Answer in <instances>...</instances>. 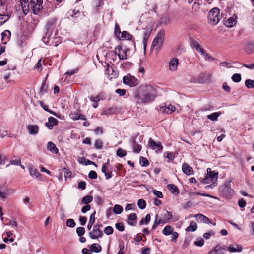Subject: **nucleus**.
Instances as JSON below:
<instances>
[{
    "instance_id": "37998d69",
    "label": "nucleus",
    "mask_w": 254,
    "mask_h": 254,
    "mask_svg": "<svg viewBox=\"0 0 254 254\" xmlns=\"http://www.w3.org/2000/svg\"><path fill=\"white\" fill-rule=\"evenodd\" d=\"M103 141L101 139H97L94 144L95 148L97 149H101L103 148Z\"/></svg>"
},
{
    "instance_id": "4468645a",
    "label": "nucleus",
    "mask_w": 254,
    "mask_h": 254,
    "mask_svg": "<svg viewBox=\"0 0 254 254\" xmlns=\"http://www.w3.org/2000/svg\"><path fill=\"white\" fill-rule=\"evenodd\" d=\"M166 187L170 190V191L174 195L177 196L179 194V189L175 185L173 184H170L167 185Z\"/></svg>"
},
{
    "instance_id": "a19ab883",
    "label": "nucleus",
    "mask_w": 254,
    "mask_h": 254,
    "mask_svg": "<svg viewBox=\"0 0 254 254\" xmlns=\"http://www.w3.org/2000/svg\"><path fill=\"white\" fill-rule=\"evenodd\" d=\"M137 205L140 209H143L146 207V201L143 199H140L138 200Z\"/></svg>"
},
{
    "instance_id": "f257e3e1",
    "label": "nucleus",
    "mask_w": 254,
    "mask_h": 254,
    "mask_svg": "<svg viewBox=\"0 0 254 254\" xmlns=\"http://www.w3.org/2000/svg\"><path fill=\"white\" fill-rule=\"evenodd\" d=\"M155 97V90L152 86L141 85L134 91L132 100L136 105H145L152 102Z\"/></svg>"
},
{
    "instance_id": "a211bd4d",
    "label": "nucleus",
    "mask_w": 254,
    "mask_h": 254,
    "mask_svg": "<svg viewBox=\"0 0 254 254\" xmlns=\"http://www.w3.org/2000/svg\"><path fill=\"white\" fill-rule=\"evenodd\" d=\"M236 17H231L224 22V25L228 27H232L236 24Z\"/></svg>"
},
{
    "instance_id": "0e129e2a",
    "label": "nucleus",
    "mask_w": 254,
    "mask_h": 254,
    "mask_svg": "<svg viewBox=\"0 0 254 254\" xmlns=\"http://www.w3.org/2000/svg\"><path fill=\"white\" fill-rule=\"evenodd\" d=\"M169 19L167 17H162L160 19V24L166 25L169 22Z\"/></svg>"
},
{
    "instance_id": "09e8293b",
    "label": "nucleus",
    "mask_w": 254,
    "mask_h": 254,
    "mask_svg": "<svg viewBox=\"0 0 254 254\" xmlns=\"http://www.w3.org/2000/svg\"><path fill=\"white\" fill-rule=\"evenodd\" d=\"M85 228L83 227H78L76 228V232L80 237L82 236L85 233Z\"/></svg>"
},
{
    "instance_id": "6e6552de",
    "label": "nucleus",
    "mask_w": 254,
    "mask_h": 254,
    "mask_svg": "<svg viewBox=\"0 0 254 254\" xmlns=\"http://www.w3.org/2000/svg\"><path fill=\"white\" fill-rule=\"evenodd\" d=\"M100 226H102V225L95 224L93 226V231L89 233L90 237L91 239H96L102 237L103 234L102 231L100 229Z\"/></svg>"
},
{
    "instance_id": "473e14b6",
    "label": "nucleus",
    "mask_w": 254,
    "mask_h": 254,
    "mask_svg": "<svg viewBox=\"0 0 254 254\" xmlns=\"http://www.w3.org/2000/svg\"><path fill=\"white\" fill-rule=\"evenodd\" d=\"M197 228V226L196 223H195L194 222L192 221L190 223V226L186 229V231H188V232H189V231L194 232L196 230Z\"/></svg>"
},
{
    "instance_id": "dca6fc26",
    "label": "nucleus",
    "mask_w": 254,
    "mask_h": 254,
    "mask_svg": "<svg viewBox=\"0 0 254 254\" xmlns=\"http://www.w3.org/2000/svg\"><path fill=\"white\" fill-rule=\"evenodd\" d=\"M47 149L51 151L52 153L57 154L59 153V149L56 147V145L51 141H49L47 143Z\"/></svg>"
},
{
    "instance_id": "20e7f679",
    "label": "nucleus",
    "mask_w": 254,
    "mask_h": 254,
    "mask_svg": "<svg viewBox=\"0 0 254 254\" xmlns=\"http://www.w3.org/2000/svg\"><path fill=\"white\" fill-rule=\"evenodd\" d=\"M165 38V32L163 30L158 32L157 35L154 38L151 47V50L153 49L155 50L156 53H157L162 46Z\"/></svg>"
},
{
    "instance_id": "bf43d9fd",
    "label": "nucleus",
    "mask_w": 254,
    "mask_h": 254,
    "mask_svg": "<svg viewBox=\"0 0 254 254\" xmlns=\"http://www.w3.org/2000/svg\"><path fill=\"white\" fill-rule=\"evenodd\" d=\"M86 182L84 181H81L78 182V187L79 189H81L82 190H85L86 189Z\"/></svg>"
},
{
    "instance_id": "39448f33",
    "label": "nucleus",
    "mask_w": 254,
    "mask_h": 254,
    "mask_svg": "<svg viewBox=\"0 0 254 254\" xmlns=\"http://www.w3.org/2000/svg\"><path fill=\"white\" fill-rule=\"evenodd\" d=\"M208 23L212 25H216L222 18V15L220 14V10L215 7L212 8L208 15Z\"/></svg>"
},
{
    "instance_id": "e433bc0d",
    "label": "nucleus",
    "mask_w": 254,
    "mask_h": 254,
    "mask_svg": "<svg viewBox=\"0 0 254 254\" xmlns=\"http://www.w3.org/2000/svg\"><path fill=\"white\" fill-rule=\"evenodd\" d=\"M116 154L120 157H123L127 155V153L125 150H124L121 148H119L117 150Z\"/></svg>"
},
{
    "instance_id": "69168bd1",
    "label": "nucleus",
    "mask_w": 254,
    "mask_h": 254,
    "mask_svg": "<svg viewBox=\"0 0 254 254\" xmlns=\"http://www.w3.org/2000/svg\"><path fill=\"white\" fill-rule=\"evenodd\" d=\"M142 240V237L139 235V234H137L136 237L134 238L135 244L136 245H138L139 242Z\"/></svg>"
},
{
    "instance_id": "2eb2a0df",
    "label": "nucleus",
    "mask_w": 254,
    "mask_h": 254,
    "mask_svg": "<svg viewBox=\"0 0 254 254\" xmlns=\"http://www.w3.org/2000/svg\"><path fill=\"white\" fill-rule=\"evenodd\" d=\"M160 110L162 112L167 114H171L175 110V107L170 104L168 106H162L160 108Z\"/></svg>"
},
{
    "instance_id": "c85d7f7f",
    "label": "nucleus",
    "mask_w": 254,
    "mask_h": 254,
    "mask_svg": "<svg viewBox=\"0 0 254 254\" xmlns=\"http://www.w3.org/2000/svg\"><path fill=\"white\" fill-rule=\"evenodd\" d=\"M29 171L30 175L33 177L38 178L40 176V173L36 168H34L33 167H30L29 169Z\"/></svg>"
},
{
    "instance_id": "13d9d810",
    "label": "nucleus",
    "mask_w": 254,
    "mask_h": 254,
    "mask_svg": "<svg viewBox=\"0 0 254 254\" xmlns=\"http://www.w3.org/2000/svg\"><path fill=\"white\" fill-rule=\"evenodd\" d=\"M152 192L155 195H156L158 198H162L163 197L162 193L161 191H159L156 190H152Z\"/></svg>"
},
{
    "instance_id": "cd10ccee",
    "label": "nucleus",
    "mask_w": 254,
    "mask_h": 254,
    "mask_svg": "<svg viewBox=\"0 0 254 254\" xmlns=\"http://www.w3.org/2000/svg\"><path fill=\"white\" fill-rule=\"evenodd\" d=\"M173 232V228L170 225L166 226L162 230V233L164 235H169Z\"/></svg>"
},
{
    "instance_id": "0eeeda50",
    "label": "nucleus",
    "mask_w": 254,
    "mask_h": 254,
    "mask_svg": "<svg viewBox=\"0 0 254 254\" xmlns=\"http://www.w3.org/2000/svg\"><path fill=\"white\" fill-rule=\"evenodd\" d=\"M123 82L125 84L128 85L130 87H134L138 84V80L130 74L123 77Z\"/></svg>"
},
{
    "instance_id": "a878e982",
    "label": "nucleus",
    "mask_w": 254,
    "mask_h": 254,
    "mask_svg": "<svg viewBox=\"0 0 254 254\" xmlns=\"http://www.w3.org/2000/svg\"><path fill=\"white\" fill-rule=\"evenodd\" d=\"M96 214V211H94L90 216L89 221L87 225V228L88 230H90L92 227V225L94 223L95 221V216Z\"/></svg>"
},
{
    "instance_id": "f3484780",
    "label": "nucleus",
    "mask_w": 254,
    "mask_h": 254,
    "mask_svg": "<svg viewBox=\"0 0 254 254\" xmlns=\"http://www.w3.org/2000/svg\"><path fill=\"white\" fill-rule=\"evenodd\" d=\"M178 59L174 58L169 62V68L171 71H175L178 65Z\"/></svg>"
},
{
    "instance_id": "6ab92c4d",
    "label": "nucleus",
    "mask_w": 254,
    "mask_h": 254,
    "mask_svg": "<svg viewBox=\"0 0 254 254\" xmlns=\"http://www.w3.org/2000/svg\"><path fill=\"white\" fill-rule=\"evenodd\" d=\"M136 219H137L136 214L135 213H131L128 216V223L130 225H131L133 226H135L136 223Z\"/></svg>"
},
{
    "instance_id": "9d476101",
    "label": "nucleus",
    "mask_w": 254,
    "mask_h": 254,
    "mask_svg": "<svg viewBox=\"0 0 254 254\" xmlns=\"http://www.w3.org/2000/svg\"><path fill=\"white\" fill-rule=\"evenodd\" d=\"M149 145L153 150H156V151H161L163 148L160 142H155L151 138L149 140Z\"/></svg>"
},
{
    "instance_id": "7ed1b4c3",
    "label": "nucleus",
    "mask_w": 254,
    "mask_h": 254,
    "mask_svg": "<svg viewBox=\"0 0 254 254\" xmlns=\"http://www.w3.org/2000/svg\"><path fill=\"white\" fill-rule=\"evenodd\" d=\"M43 0H28L23 6L22 10L26 15L30 9H32L34 14H38L43 9Z\"/></svg>"
},
{
    "instance_id": "aec40b11",
    "label": "nucleus",
    "mask_w": 254,
    "mask_h": 254,
    "mask_svg": "<svg viewBox=\"0 0 254 254\" xmlns=\"http://www.w3.org/2000/svg\"><path fill=\"white\" fill-rule=\"evenodd\" d=\"M40 104L41 107L43 108V109L45 111L50 113V114L53 115L54 116H56V117H57L58 118L60 117V114H58V113H56V112L51 110L50 109H49L48 108V106L47 105H45L44 104L43 102L40 101Z\"/></svg>"
},
{
    "instance_id": "052dcab7",
    "label": "nucleus",
    "mask_w": 254,
    "mask_h": 254,
    "mask_svg": "<svg viewBox=\"0 0 254 254\" xmlns=\"http://www.w3.org/2000/svg\"><path fill=\"white\" fill-rule=\"evenodd\" d=\"M6 156L2 154H0V165H4L5 164Z\"/></svg>"
},
{
    "instance_id": "5fc2aeb1",
    "label": "nucleus",
    "mask_w": 254,
    "mask_h": 254,
    "mask_svg": "<svg viewBox=\"0 0 254 254\" xmlns=\"http://www.w3.org/2000/svg\"><path fill=\"white\" fill-rule=\"evenodd\" d=\"M122 46L121 45L118 46L115 49V54L118 55L119 57V55H121V52L122 51Z\"/></svg>"
},
{
    "instance_id": "2f4dec72",
    "label": "nucleus",
    "mask_w": 254,
    "mask_h": 254,
    "mask_svg": "<svg viewBox=\"0 0 254 254\" xmlns=\"http://www.w3.org/2000/svg\"><path fill=\"white\" fill-rule=\"evenodd\" d=\"M221 113L219 112H214L210 115H208L207 117V119L214 121H217L218 117L220 115Z\"/></svg>"
},
{
    "instance_id": "774afa93",
    "label": "nucleus",
    "mask_w": 254,
    "mask_h": 254,
    "mask_svg": "<svg viewBox=\"0 0 254 254\" xmlns=\"http://www.w3.org/2000/svg\"><path fill=\"white\" fill-rule=\"evenodd\" d=\"M94 131L96 135H98L99 134H102L103 133V130L102 127H97L96 128L94 129Z\"/></svg>"
},
{
    "instance_id": "680f3d73",
    "label": "nucleus",
    "mask_w": 254,
    "mask_h": 254,
    "mask_svg": "<svg viewBox=\"0 0 254 254\" xmlns=\"http://www.w3.org/2000/svg\"><path fill=\"white\" fill-rule=\"evenodd\" d=\"M204 240L201 238L198 241H195L194 242V244L195 246H198V247H201L204 245Z\"/></svg>"
},
{
    "instance_id": "ea45409f",
    "label": "nucleus",
    "mask_w": 254,
    "mask_h": 254,
    "mask_svg": "<svg viewBox=\"0 0 254 254\" xmlns=\"http://www.w3.org/2000/svg\"><path fill=\"white\" fill-rule=\"evenodd\" d=\"M245 84L248 89L254 88V80L247 79L245 81Z\"/></svg>"
},
{
    "instance_id": "a18cd8bd",
    "label": "nucleus",
    "mask_w": 254,
    "mask_h": 254,
    "mask_svg": "<svg viewBox=\"0 0 254 254\" xmlns=\"http://www.w3.org/2000/svg\"><path fill=\"white\" fill-rule=\"evenodd\" d=\"M9 17L6 15L0 14V26L3 25L7 20Z\"/></svg>"
},
{
    "instance_id": "423d86ee",
    "label": "nucleus",
    "mask_w": 254,
    "mask_h": 254,
    "mask_svg": "<svg viewBox=\"0 0 254 254\" xmlns=\"http://www.w3.org/2000/svg\"><path fill=\"white\" fill-rule=\"evenodd\" d=\"M218 177V173L215 172L214 171H211L210 168L207 169V174L204 178L201 180V182L203 184H209L212 183L214 180H217Z\"/></svg>"
},
{
    "instance_id": "603ef678",
    "label": "nucleus",
    "mask_w": 254,
    "mask_h": 254,
    "mask_svg": "<svg viewBox=\"0 0 254 254\" xmlns=\"http://www.w3.org/2000/svg\"><path fill=\"white\" fill-rule=\"evenodd\" d=\"M48 85L46 84V81H44L40 88V92L42 94L46 93L47 91Z\"/></svg>"
},
{
    "instance_id": "4d7b16f0",
    "label": "nucleus",
    "mask_w": 254,
    "mask_h": 254,
    "mask_svg": "<svg viewBox=\"0 0 254 254\" xmlns=\"http://www.w3.org/2000/svg\"><path fill=\"white\" fill-rule=\"evenodd\" d=\"M48 120L49 122L51 123L53 126L55 125H57L58 124V121L56 118L53 117H50L48 118Z\"/></svg>"
},
{
    "instance_id": "338daca9",
    "label": "nucleus",
    "mask_w": 254,
    "mask_h": 254,
    "mask_svg": "<svg viewBox=\"0 0 254 254\" xmlns=\"http://www.w3.org/2000/svg\"><path fill=\"white\" fill-rule=\"evenodd\" d=\"M192 206V203L191 201H189L183 204V208L187 209L191 207Z\"/></svg>"
},
{
    "instance_id": "4c0bfd02",
    "label": "nucleus",
    "mask_w": 254,
    "mask_h": 254,
    "mask_svg": "<svg viewBox=\"0 0 254 254\" xmlns=\"http://www.w3.org/2000/svg\"><path fill=\"white\" fill-rule=\"evenodd\" d=\"M81 161L80 162V163L81 164H84V165H94L95 166H96V164L95 162H93V161H91L89 160H88L87 159H86L84 157H82L81 158Z\"/></svg>"
},
{
    "instance_id": "bb28decb",
    "label": "nucleus",
    "mask_w": 254,
    "mask_h": 254,
    "mask_svg": "<svg viewBox=\"0 0 254 254\" xmlns=\"http://www.w3.org/2000/svg\"><path fill=\"white\" fill-rule=\"evenodd\" d=\"M91 251L95 253H99L101 251L102 248L100 245L97 243L93 244L90 247Z\"/></svg>"
},
{
    "instance_id": "4be33fe9",
    "label": "nucleus",
    "mask_w": 254,
    "mask_h": 254,
    "mask_svg": "<svg viewBox=\"0 0 254 254\" xmlns=\"http://www.w3.org/2000/svg\"><path fill=\"white\" fill-rule=\"evenodd\" d=\"M195 217L197 219V220H200L201 222L205 223H210L209 218L202 214H196L195 215Z\"/></svg>"
},
{
    "instance_id": "f8f14e48",
    "label": "nucleus",
    "mask_w": 254,
    "mask_h": 254,
    "mask_svg": "<svg viewBox=\"0 0 254 254\" xmlns=\"http://www.w3.org/2000/svg\"><path fill=\"white\" fill-rule=\"evenodd\" d=\"M182 170L187 175H192L194 173L192 168L187 163L183 164Z\"/></svg>"
},
{
    "instance_id": "f03ea898",
    "label": "nucleus",
    "mask_w": 254,
    "mask_h": 254,
    "mask_svg": "<svg viewBox=\"0 0 254 254\" xmlns=\"http://www.w3.org/2000/svg\"><path fill=\"white\" fill-rule=\"evenodd\" d=\"M59 23L57 19L52 18L48 20L47 23V31L45 35L43 37L42 41L44 43L49 44L50 39H53L54 37H52L54 34V36L57 35L58 32V27Z\"/></svg>"
},
{
    "instance_id": "412c9836",
    "label": "nucleus",
    "mask_w": 254,
    "mask_h": 254,
    "mask_svg": "<svg viewBox=\"0 0 254 254\" xmlns=\"http://www.w3.org/2000/svg\"><path fill=\"white\" fill-rule=\"evenodd\" d=\"M132 37L133 36L132 35L125 31L122 32L121 34L120 35V38H118L122 40H131Z\"/></svg>"
},
{
    "instance_id": "b1692460",
    "label": "nucleus",
    "mask_w": 254,
    "mask_h": 254,
    "mask_svg": "<svg viewBox=\"0 0 254 254\" xmlns=\"http://www.w3.org/2000/svg\"><path fill=\"white\" fill-rule=\"evenodd\" d=\"M222 193L226 196H231L233 193V190L230 187L225 186L222 190Z\"/></svg>"
},
{
    "instance_id": "72a5a7b5",
    "label": "nucleus",
    "mask_w": 254,
    "mask_h": 254,
    "mask_svg": "<svg viewBox=\"0 0 254 254\" xmlns=\"http://www.w3.org/2000/svg\"><path fill=\"white\" fill-rule=\"evenodd\" d=\"M92 200L93 197L91 195H87L82 199L81 202L82 204L89 205L88 204L91 202Z\"/></svg>"
},
{
    "instance_id": "c756f323",
    "label": "nucleus",
    "mask_w": 254,
    "mask_h": 254,
    "mask_svg": "<svg viewBox=\"0 0 254 254\" xmlns=\"http://www.w3.org/2000/svg\"><path fill=\"white\" fill-rule=\"evenodd\" d=\"M237 248L234 247L232 245H229L228 248L230 252H241L242 250V247L241 245H236Z\"/></svg>"
},
{
    "instance_id": "58836bf2",
    "label": "nucleus",
    "mask_w": 254,
    "mask_h": 254,
    "mask_svg": "<svg viewBox=\"0 0 254 254\" xmlns=\"http://www.w3.org/2000/svg\"><path fill=\"white\" fill-rule=\"evenodd\" d=\"M140 164L143 167H147L149 165V162L147 158L141 156L140 157Z\"/></svg>"
},
{
    "instance_id": "3c124183",
    "label": "nucleus",
    "mask_w": 254,
    "mask_h": 254,
    "mask_svg": "<svg viewBox=\"0 0 254 254\" xmlns=\"http://www.w3.org/2000/svg\"><path fill=\"white\" fill-rule=\"evenodd\" d=\"M66 223L68 227H71V228L74 227L76 225V223H75L74 220L72 219H68L66 220Z\"/></svg>"
},
{
    "instance_id": "6e6d98bb",
    "label": "nucleus",
    "mask_w": 254,
    "mask_h": 254,
    "mask_svg": "<svg viewBox=\"0 0 254 254\" xmlns=\"http://www.w3.org/2000/svg\"><path fill=\"white\" fill-rule=\"evenodd\" d=\"M88 177L92 179H95L97 178V174L95 171H90L88 174Z\"/></svg>"
},
{
    "instance_id": "8fccbe9b",
    "label": "nucleus",
    "mask_w": 254,
    "mask_h": 254,
    "mask_svg": "<svg viewBox=\"0 0 254 254\" xmlns=\"http://www.w3.org/2000/svg\"><path fill=\"white\" fill-rule=\"evenodd\" d=\"M113 228L110 226L106 227L104 230V233L108 235L112 234L113 233Z\"/></svg>"
},
{
    "instance_id": "864d4df0",
    "label": "nucleus",
    "mask_w": 254,
    "mask_h": 254,
    "mask_svg": "<svg viewBox=\"0 0 254 254\" xmlns=\"http://www.w3.org/2000/svg\"><path fill=\"white\" fill-rule=\"evenodd\" d=\"M116 228L120 231H123L125 229V227L123 223L119 222L115 225Z\"/></svg>"
},
{
    "instance_id": "393cba45",
    "label": "nucleus",
    "mask_w": 254,
    "mask_h": 254,
    "mask_svg": "<svg viewBox=\"0 0 254 254\" xmlns=\"http://www.w3.org/2000/svg\"><path fill=\"white\" fill-rule=\"evenodd\" d=\"M133 151L135 153H138L141 150V145L136 142L135 139L132 141Z\"/></svg>"
},
{
    "instance_id": "f704fd0d",
    "label": "nucleus",
    "mask_w": 254,
    "mask_h": 254,
    "mask_svg": "<svg viewBox=\"0 0 254 254\" xmlns=\"http://www.w3.org/2000/svg\"><path fill=\"white\" fill-rule=\"evenodd\" d=\"M150 221V215L149 214H148L146 215L145 218H142L140 221H139V225H141L143 224H145L147 225Z\"/></svg>"
},
{
    "instance_id": "de8ad7c7",
    "label": "nucleus",
    "mask_w": 254,
    "mask_h": 254,
    "mask_svg": "<svg viewBox=\"0 0 254 254\" xmlns=\"http://www.w3.org/2000/svg\"><path fill=\"white\" fill-rule=\"evenodd\" d=\"M103 0H97V1H95V6L97 10H98L99 8L104 4Z\"/></svg>"
},
{
    "instance_id": "ddd939ff",
    "label": "nucleus",
    "mask_w": 254,
    "mask_h": 254,
    "mask_svg": "<svg viewBox=\"0 0 254 254\" xmlns=\"http://www.w3.org/2000/svg\"><path fill=\"white\" fill-rule=\"evenodd\" d=\"M39 127L36 125H29L27 126V129L30 134H36L39 132Z\"/></svg>"
},
{
    "instance_id": "7c9ffc66",
    "label": "nucleus",
    "mask_w": 254,
    "mask_h": 254,
    "mask_svg": "<svg viewBox=\"0 0 254 254\" xmlns=\"http://www.w3.org/2000/svg\"><path fill=\"white\" fill-rule=\"evenodd\" d=\"M52 37H54V38L53 39H50V42H51V43L49 44L53 45L54 46H58L59 43L60 42V37L56 36V35L54 36V34Z\"/></svg>"
},
{
    "instance_id": "5701e85b",
    "label": "nucleus",
    "mask_w": 254,
    "mask_h": 254,
    "mask_svg": "<svg viewBox=\"0 0 254 254\" xmlns=\"http://www.w3.org/2000/svg\"><path fill=\"white\" fill-rule=\"evenodd\" d=\"M70 117L71 119L74 121H76L78 120H86V118H85V116L83 114H79L77 113H73V114H70Z\"/></svg>"
},
{
    "instance_id": "e2e57ef3",
    "label": "nucleus",
    "mask_w": 254,
    "mask_h": 254,
    "mask_svg": "<svg viewBox=\"0 0 254 254\" xmlns=\"http://www.w3.org/2000/svg\"><path fill=\"white\" fill-rule=\"evenodd\" d=\"M115 92L119 94L120 96H124L125 95L126 91L124 89H117L115 90Z\"/></svg>"
},
{
    "instance_id": "c03bdc74",
    "label": "nucleus",
    "mask_w": 254,
    "mask_h": 254,
    "mask_svg": "<svg viewBox=\"0 0 254 254\" xmlns=\"http://www.w3.org/2000/svg\"><path fill=\"white\" fill-rule=\"evenodd\" d=\"M232 79L234 82H239L241 80V75L240 74L235 73L232 76Z\"/></svg>"
},
{
    "instance_id": "9b49d317",
    "label": "nucleus",
    "mask_w": 254,
    "mask_h": 254,
    "mask_svg": "<svg viewBox=\"0 0 254 254\" xmlns=\"http://www.w3.org/2000/svg\"><path fill=\"white\" fill-rule=\"evenodd\" d=\"M150 33H151V30H150L149 29H147V30H145L143 33L142 43L143 44V48H144V51H145V50H146L148 40L150 36Z\"/></svg>"
},
{
    "instance_id": "c9c22d12",
    "label": "nucleus",
    "mask_w": 254,
    "mask_h": 254,
    "mask_svg": "<svg viewBox=\"0 0 254 254\" xmlns=\"http://www.w3.org/2000/svg\"><path fill=\"white\" fill-rule=\"evenodd\" d=\"M123 211L122 206L120 205L116 204L113 208V212L117 214H121Z\"/></svg>"
},
{
    "instance_id": "79ce46f5",
    "label": "nucleus",
    "mask_w": 254,
    "mask_h": 254,
    "mask_svg": "<svg viewBox=\"0 0 254 254\" xmlns=\"http://www.w3.org/2000/svg\"><path fill=\"white\" fill-rule=\"evenodd\" d=\"M110 69L112 70V73L111 74V75L113 76H116L117 73H116V72L114 71L112 67L110 66L108 64H107V67L106 68L105 71V74L109 75Z\"/></svg>"
},
{
    "instance_id": "1a4fd4ad",
    "label": "nucleus",
    "mask_w": 254,
    "mask_h": 254,
    "mask_svg": "<svg viewBox=\"0 0 254 254\" xmlns=\"http://www.w3.org/2000/svg\"><path fill=\"white\" fill-rule=\"evenodd\" d=\"M227 251L224 247H221L219 244L217 245L213 250L208 252V254H224Z\"/></svg>"
},
{
    "instance_id": "49530a36",
    "label": "nucleus",
    "mask_w": 254,
    "mask_h": 254,
    "mask_svg": "<svg viewBox=\"0 0 254 254\" xmlns=\"http://www.w3.org/2000/svg\"><path fill=\"white\" fill-rule=\"evenodd\" d=\"M120 31V28L118 24H116L115 26L114 33L116 36L118 38H120V35L121 34Z\"/></svg>"
}]
</instances>
